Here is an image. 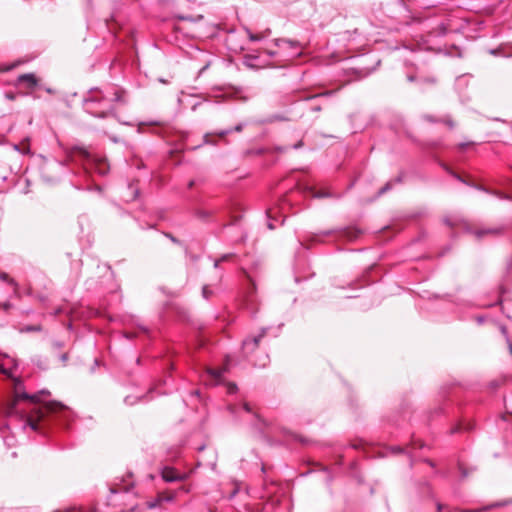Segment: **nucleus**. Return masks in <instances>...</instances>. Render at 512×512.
Listing matches in <instances>:
<instances>
[{
    "label": "nucleus",
    "mask_w": 512,
    "mask_h": 512,
    "mask_svg": "<svg viewBox=\"0 0 512 512\" xmlns=\"http://www.w3.org/2000/svg\"><path fill=\"white\" fill-rule=\"evenodd\" d=\"M125 91L118 86L91 88L83 101L86 112L98 118H117L116 111L126 105Z\"/></svg>",
    "instance_id": "1"
},
{
    "label": "nucleus",
    "mask_w": 512,
    "mask_h": 512,
    "mask_svg": "<svg viewBox=\"0 0 512 512\" xmlns=\"http://www.w3.org/2000/svg\"><path fill=\"white\" fill-rule=\"evenodd\" d=\"M275 45L279 48V54L287 59H293L301 55L302 48L296 41L288 39H276ZM270 56L278 54V52L268 50Z\"/></svg>",
    "instance_id": "2"
},
{
    "label": "nucleus",
    "mask_w": 512,
    "mask_h": 512,
    "mask_svg": "<svg viewBox=\"0 0 512 512\" xmlns=\"http://www.w3.org/2000/svg\"><path fill=\"white\" fill-rule=\"evenodd\" d=\"M14 85L19 89H24L25 94L29 95L38 87L39 79L34 73H25L16 78Z\"/></svg>",
    "instance_id": "3"
},
{
    "label": "nucleus",
    "mask_w": 512,
    "mask_h": 512,
    "mask_svg": "<svg viewBox=\"0 0 512 512\" xmlns=\"http://www.w3.org/2000/svg\"><path fill=\"white\" fill-rule=\"evenodd\" d=\"M20 400H30L32 403H36L39 401L37 395H29L27 393H17L15 396V399L12 401V403L9 404L7 407V414L12 415L18 413L17 411V405Z\"/></svg>",
    "instance_id": "4"
},
{
    "label": "nucleus",
    "mask_w": 512,
    "mask_h": 512,
    "mask_svg": "<svg viewBox=\"0 0 512 512\" xmlns=\"http://www.w3.org/2000/svg\"><path fill=\"white\" fill-rule=\"evenodd\" d=\"M162 478L166 482L184 481L187 478L186 474L178 473L174 468L165 467L161 472Z\"/></svg>",
    "instance_id": "5"
},
{
    "label": "nucleus",
    "mask_w": 512,
    "mask_h": 512,
    "mask_svg": "<svg viewBox=\"0 0 512 512\" xmlns=\"http://www.w3.org/2000/svg\"><path fill=\"white\" fill-rule=\"evenodd\" d=\"M509 504H512V498L509 499V500H504V501L497 502V503H494V504H491V505H488V506H484V507L479 508V509H459L458 512H484V511H488V510H490L492 508L503 507V506H506V505H509Z\"/></svg>",
    "instance_id": "6"
},
{
    "label": "nucleus",
    "mask_w": 512,
    "mask_h": 512,
    "mask_svg": "<svg viewBox=\"0 0 512 512\" xmlns=\"http://www.w3.org/2000/svg\"><path fill=\"white\" fill-rule=\"evenodd\" d=\"M45 409H46L47 412L63 413L65 417L69 413L67 408L64 405H62L61 403H58V402L47 403L46 406H45Z\"/></svg>",
    "instance_id": "7"
},
{
    "label": "nucleus",
    "mask_w": 512,
    "mask_h": 512,
    "mask_svg": "<svg viewBox=\"0 0 512 512\" xmlns=\"http://www.w3.org/2000/svg\"><path fill=\"white\" fill-rule=\"evenodd\" d=\"M502 232V228H482L476 229L472 233L478 238H483L486 235H497Z\"/></svg>",
    "instance_id": "8"
},
{
    "label": "nucleus",
    "mask_w": 512,
    "mask_h": 512,
    "mask_svg": "<svg viewBox=\"0 0 512 512\" xmlns=\"http://www.w3.org/2000/svg\"><path fill=\"white\" fill-rule=\"evenodd\" d=\"M266 333V330L263 329L262 332L258 335V336H255L253 337L252 339H246L243 341V347L244 349H249V346H253V347H256L260 341V339L265 335Z\"/></svg>",
    "instance_id": "9"
},
{
    "label": "nucleus",
    "mask_w": 512,
    "mask_h": 512,
    "mask_svg": "<svg viewBox=\"0 0 512 512\" xmlns=\"http://www.w3.org/2000/svg\"><path fill=\"white\" fill-rule=\"evenodd\" d=\"M227 370L226 367L224 368H221V369H212V368H209L207 369V373L208 375L211 377V379L217 383L220 378L222 377L223 373Z\"/></svg>",
    "instance_id": "10"
},
{
    "label": "nucleus",
    "mask_w": 512,
    "mask_h": 512,
    "mask_svg": "<svg viewBox=\"0 0 512 512\" xmlns=\"http://www.w3.org/2000/svg\"><path fill=\"white\" fill-rule=\"evenodd\" d=\"M44 413L42 411L37 412V419H34L32 416L28 417L26 420V424L32 429V430H38V420H40L43 417Z\"/></svg>",
    "instance_id": "11"
},
{
    "label": "nucleus",
    "mask_w": 512,
    "mask_h": 512,
    "mask_svg": "<svg viewBox=\"0 0 512 512\" xmlns=\"http://www.w3.org/2000/svg\"><path fill=\"white\" fill-rule=\"evenodd\" d=\"M246 33L251 41H260L268 35L269 30H267V33L254 34L251 30L246 29Z\"/></svg>",
    "instance_id": "12"
},
{
    "label": "nucleus",
    "mask_w": 512,
    "mask_h": 512,
    "mask_svg": "<svg viewBox=\"0 0 512 512\" xmlns=\"http://www.w3.org/2000/svg\"><path fill=\"white\" fill-rule=\"evenodd\" d=\"M96 162V169L99 174L105 175L108 171V166L106 165V162L104 159H100L98 161L94 160Z\"/></svg>",
    "instance_id": "13"
},
{
    "label": "nucleus",
    "mask_w": 512,
    "mask_h": 512,
    "mask_svg": "<svg viewBox=\"0 0 512 512\" xmlns=\"http://www.w3.org/2000/svg\"><path fill=\"white\" fill-rule=\"evenodd\" d=\"M0 280L7 282L8 284L14 286V288H17V283L9 277V275L5 272H0Z\"/></svg>",
    "instance_id": "14"
},
{
    "label": "nucleus",
    "mask_w": 512,
    "mask_h": 512,
    "mask_svg": "<svg viewBox=\"0 0 512 512\" xmlns=\"http://www.w3.org/2000/svg\"><path fill=\"white\" fill-rule=\"evenodd\" d=\"M475 187H476L477 189H479V190H483V191H485V192L490 193V191H489V190H486V189H484V188H483V187H481V186H475ZM491 194H493V195L497 196V197H498V198H500V199H509V200H512V196L505 195V194H502V193H500V192H491Z\"/></svg>",
    "instance_id": "15"
},
{
    "label": "nucleus",
    "mask_w": 512,
    "mask_h": 512,
    "mask_svg": "<svg viewBox=\"0 0 512 512\" xmlns=\"http://www.w3.org/2000/svg\"><path fill=\"white\" fill-rule=\"evenodd\" d=\"M75 152L87 160L91 159L90 153L83 147H75Z\"/></svg>",
    "instance_id": "16"
},
{
    "label": "nucleus",
    "mask_w": 512,
    "mask_h": 512,
    "mask_svg": "<svg viewBox=\"0 0 512 512\" xmlns=\"http://www.w3.org/2000/svg\"><path fill=\"white\" fill-rule=\"evenodd\" d=\"M312 197L314 198H324V197H330L331 194L328 192H321V191H314L311 189Z\"/></svg>",
    "instance_id": "17"
},
{
    "label": "nucleus",
    "mask_w": 512,
    "mask_h": 512,
    "mask_svg": "<svg viewBox=\"0 0 512 512\" xmlns=\"http://www.w3.org/2000/svg\"><path fill=\"white\" fill-rule=\"evenodd\" d=\"M231 256H232V254L223 255L219 260L215 261L214 267L217 268L219 266L220 262L228 260Z\"/></svg>",
    "instance_id": "18"
},
{
    "label": "nucleus",
    "mask_w": 512,
    "mask_h": 512,
    "mask_svg": "<svg viewBox=\"0 0 512 512\" xmlns=\"http://www.w3.org/2000/svg\"><path fill=\"white\" fill-rule=\"evenodd\" d=\"M202 295L205 299H208L211 295V291L209 290L208 286H204L202 289Z\"/></svg>",
    "instance_id": "19"
},
{
    "label": "nucleus",
    "mask_w": 512,
    "mask_h": 512,
    "mask_svg": "<svg viewBox=\"0 0 512 512\" xmlns=\"http://www.w3.org/2000/svg\"><path fill=\"white\" fill-rule=\"evenodd\" d=\"M210 64H211V61H210V60H207V61L205 62V64L200 68V70H199V75H201L205 70H207V69H208V67L210 66Z\"/></svg>",
    "instance_id": "20"
},
{
    "label": "nucleus",
    "mask_w": 512,
    "mask_h": 512,
    "mask_svg": "<svg viewBox=\"0 0 512 512\" xmlns=\"http://www.w3.org/2000/svg\"><path fill=\"white\" fill-rule=\"evenodd\" d=\"M227 388H228V393H230V394L235 393L237 391V386L234 383H230Z\"/></svg>",
    "instance_id": "21"
},
{
    "label": "nucleus",
    "mask_w": 512,
    "mask_h": 512,
    "mask_svg": "<svg viewBox=\"0 0 512 512\" xmlns=\"http://www.w3.org/2000/svg\"><path fill=\"white\" fill-rule=\"evenodd\" d=\"M390 187H391L390 183H387L384 187H382V188L379 190L378 194H379V195L383 194L384 192H386L387 190H389V189H390Z\"/></svg>",
    "instance_id": "22"
},
{
    "label": "nucleus",
    "mask_w": 512,
    "mask_h": 512,
    "mask_svg": "<svg viewBox=\"0 0 512 512\" xmlns=\"http://www.w3.org/2000/svg\"><path fill=\"white\" fill-rule=\"evenodd\" d=\"M267 362H268V356L264 355L262 361L259 364H257V365L260 366V367H265Z\"/></svg>",
    "instance_id": "23"
},
{
    "label": "nucleus",
    "mask_w": 512,
    "mask_h": 512,
    "mask_svg": "<svg viewBox=\"0 0 512 512\" xmlns=\"http://www.w3.org/2000/svg\"><path fill=\"white\" fill-rule=\"evenodd\" d=\"M1 307L4 311H8L11 308V303L5 302V303L1 304Z\"/></svg>",
    "instance_id": "24"
},
{
    "label": "nucleus",
    "mask_w": 512,
    "mask_h": 512,
    "mask_svg": "<svg viewBox=\"0 0 512 512\" xmlns=\"http://www.w3.org/2000/svg\"><path fill=\"white\" fill-rule=\"evenodd\" d=\"M26 331H39L40 326H28L25 328Z\"/></svg>",
    "instance_id": "25"
},
{
    "label": "nucleus",
    "mask_w": 512,
    "mask_h": 512,
    "mask_svg": "<svg viewBox=\"0 0 512 512\" xmlns=\"http://www.w3.org/2000/svg\"><path fill=\"white\" fill-rule=\"evenodd\" d=\"M160 501H161V499H158V500H156L154 502H150V503H148V507L151 508V509L155 508L159 504Z\"/></svg>",
    "instance_id": "26"
},
{
    "label": "nucleus",
    "mask_w": 512,
    "mask_h": 512,
    "mask_svg": "<svg viewBox=\"0 0 512 512\" xmlns=\"http://www.w3.org/2000/svg\"><path fill=\"white\" fill-rule=\"evenodd\" d=\"M230 132H231V130H222V131L218 132L217 135L220 137H224L227 134H229Z\"/></svg>",
    "instance_id": "27"
},
{
    "label": "nucleus",
    "mask_w": 512,
    "mask_h": 512,
    "mask_svg": "<svg viewBox=\"0 0 512 512\" xmlns=\"http://www.w3.org/2000/svg\"><path fill=\"white\" fill-rule=\"evenodd\" d=\"M165 235H166V237H168V238H169L173 243H179V241H178L175 237H173L171 234L166 233Z\"/></svg>",
    "instance_id": "28"
},
{
    "label": "nucleus",
    "mask_w": 512,
    "mask_h": 512,
    "mask_svg": "<svg viewBox=\"0 0 512 512\" xmlns=\"http://www.w3.org/2000/svg\"><path fill=\"white\" fill-rule=\"evenodd\" d=\"M242 129H243V124H241V123L234 127V131H236V132H241Z\"/></svg>",
    "instance_id": "29"
},
{
    "label": "nucleus",
    "mask_w": 512,
    "mask_h": 512,
    "mask_svg": "<svg viewBox=\"0 0 512 512\" xmlns=\"http://www.w3.org/2000/svg\"><path fill=\"white\" fill-rule=\"evenodd\" d=\"M243 407H244V409H245L247 412H250V411H251L250 406H249V404H248V403H244Z\"/></svg>",
    "instance_id": "30"
},
{
    "label": "nucleus",
    "mask_w": 512,
    "mask_h": 512,
    "mask_svg": "<svg viewBox=\"0 0 512 512\" xmlns=\"http://www.w3.org/2000/svg\"><path fill=\"white\" fill-rule=\"evenodd\" d=\"M16 66H17V64H16V63H14V64H12V65H10V66L6 67V68H5V70H6V71H9V70L13 69V68H14V67H16Z\"/></svg>",
    "instance_id": "31"
},
{
    "label": "nucleus",
    "mask_w": 512,
    "mask_h": 512,
    "mask_svg": "<svg viewBox=\"0 0 512 512\" xmlns=\"http://www.w3.org/2000/svg\"><path fill=\"white\" fill-rule=\"evenodd\" d=\"M453 176H454L456 179H458L459 181H461V182H465V181H464V180H463L459 175H457V174H454V173H453Z\"/></svg>",
    "instance_id": "32"
},
{
    "label": "nucleus",
    "mask_w": 512,
    "mask_h": 512,
    "mask_svg": "<svg viewBox=\"0 0 512 512\" xmlns=\"http://www.w3.org/2000/svg\"><path fill=\"white\" fill-rule=\"evenodd\" d=\"M329 94H330V93H328V92H327V93H324V94L317 95V97H324V96H327V95H329ZM314 98H316V96H314Z\"/></svg>",
    "instance_id": "33"
},
{
    "label": "nucleus",
    "mask_w": 512,
    "mask_h": 512,
    "mask_svg": "<svg viewBox=\"0 0 512 512\" xmlns=\"http://www.w3.org/2000/svg\"><path fill=\"white\" fill-rule=\"evenodd\" d=\"M312 110H314V111H320V106H313V107H312Z\"/></svg>",
    "instance_id": "34"
},
{
    "label": "nucleus",
    "mask_w": 512,
    "mask_h": 512,
    "mask_svg": "<svg viewBox=\"0 0 512 512\" xmlns=\"http://www.w3.org/2000/svg\"><path fill=\"white\" fill-rule=\"evenodd\" d=\"M461 473H462V476H463V477H466V476H467V472H466L464 469H462V468H461Z\"/></svg>",
    "instance_id": "35"
},
{
    "label": "nucleus",
    "mask_w": 512,
    "mask_h": 512,
    "mask_svg": "<svg viewBox=\"0 0 512 512\" xmlns=\"http://www.w3.org/2000/svg\"><path fill=\"white\" fill-rule=\"evenodd\" d=\"M204 138H205V142H206V143H210V141L208 140V138H209V135H208V134H206Z\"/></svg>",
    "instance_id": "36"
},
{
    "label": "nucleus",
    "mask_w": 512,
    "mask_h": 512,
    "mask_svg": "<svg viewBox=\"0 0 512 512\" xmlns=\"http://www.w3.org/2000/svg\"><path fill=\"white\" fill-rule=\"evenodd\" d=\"M194 185V181H190L188 187L191 188Z\"/></svg>",
    "instance_id": "37"
}]
</instances>
